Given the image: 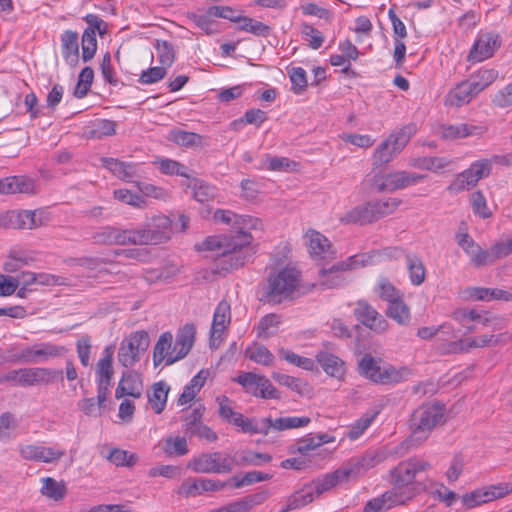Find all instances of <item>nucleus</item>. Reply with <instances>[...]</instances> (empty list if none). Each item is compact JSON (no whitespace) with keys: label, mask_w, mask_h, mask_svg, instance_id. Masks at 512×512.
Segmentation results:
<instances>
[{"label":"nucleus","mask_w":512,"mask_h":512,"mask_svg":"<svg viewBox=\"0 0 512 512\" xmlns=\"http://www.w3.org/2000/svg\"><path fill=\"white\" fill-rule=\"evenodd\" d=\"M239 23V29L245 32L252 33L257 36H266L269 34L270 28L263 22L254 20L249 17L239 16V19L236 21Z\"/></svg>","instance_id":"obj_57"},{"label":"nucleus","mask_w":512,"mask_h":512,"mask_svg":"<svg viewBox=\"0 0 512 512\" xmlns=\"http://www.w3.org/2000/svg\"><path fill=\"white\" fill-rule=\"evenodd\" d=\"M169 389L164 382H158L152 386V392L148 394V401L156 414H160L164 410Z\"/></svg>","instance_id":"obj_44"},{"label":"nucleus","mask_w":512,"mask_h":512,"mask_svg":"<svg viewBox=\"0 0 512 512\" xmlns=\"http://www.w3.org/2000/svg\"><path fill=\"white\" fill-rule=\"evenodd\" d=\"M354 315L361 324L376 333H383L388 328L387 320L365 300L355 303Z\"/></svg>","instance_id":"obj_18"},{"label":"nucleus","mask_w":512,"mask_h":512,"mask_svg":"<svg viewBox=\"0 0 512 512\" xmlns=\"http://www.w3.org/2000/svg\"><path fill=\"white\" fill-rule=\"evenodd\" d=\"M465 293L469 298L478 301L512 300V293L497 288L469 287L466 289Z\"/></svg>","instance_id":"obj_36"},{"label":"nucleus","mask_w":512,"mask_h":512,"mask_svg":"<svg viewBox=\"0 0 512 512\" xmlns=\"http://www.w3.org/2000/svg\"><path fill=\"white\" fill-rule=\"evenodd\" d=\"M61 375L62 371L52 368H22V387L33 386L36 384H49L54 382Z\"/></svg>","instance_id":"obj_26"},{"label":"nucleus","mask_w":512,"mask_h":512,"mask_svg":"<svg viewBox=\"0 0 512 512\" xmlns=\"http://www.w3.org/2000/svg\"><path fill=\"white\" fill-rule=\"evenodd\" d=\"M207 379V373L204 370L199 371L190 382L184 387L183 392L178 398V405L183 406L195 399Z\"/></svg>","instance_id":"obj_41"},{"label":"nucleus","mask_w":512,"mask_h":512,"mask_svg":"<svg viewBox=\"0 0 512 512\" xmlns=\"http://www.w3.org/2000/svg\"><path fill=\"white\" fill-rule=\"evenodd\" d=\"M387 315L400 325H407L410 322V309L403 301L402 296L388 303Z\"/></svg>","instance_id":"obj_46"},{"label":"nucleus","mask_w":512,"mask_h":512,"mask_svg":"<svg viewBox=\"0 0 512 512\" xmlns=\"http://www.w3.org/2000/svg\"><path fill=\"white\" fill-rule=\"evenodd\" d=\"M424 178L423 175L407 172L397 171L389 173L379 179H375L372 186L377 192L395 191L417 184Z\"/></svg>","instance_id":"obj_16"},{"label":"nucleus","mask_w":512,"mask_h":512,"mask_svg":"<svg viewBox=\"0 0 512 512\" xmlns=\"http://www.w3.org/2000/svg\"><path fill=\"white\" fill-rule=\"evenodd\" d=\"M358 373L376 384H390L402 381L406 370H398L391 365H384L380 358L364 354L358 362Z\"/></svg>","instance_id":"obj_9"},{"label":"nucleus","mask_w":512,"mask_h":512,"mask_svg":"<svg viewBox=\"0 0 512 512\" xmlns=\"http://www.w3.org/2000/svg\"><path fill=\"white\" fill-rule=\"evenodd\" d=\"M188 188L193 190V197L198 202L204 203L214 198L215 196V188L202 180L196 178H189V182L187 184Z\"/></svg>","instance_id":"obj_51"},{"label":"nucleus","mask_w":512,"mask_h":512,"mask_svg":"<svg viewBox=\"0 0 512 512\" xmlns=\"http://www.w3.org/2000/svg\"><path fill=\"white\" fill-rule=\"evenodd\" d=\"M317 362L326 374L336 379H342L346 373L345 362L338 356L327 351H320L316 355Z\"/></svg>","instance_id":"obj_31"},{"label":"nucleus","mask_w":512,"mask_h":512,"mask_svg":"<svg viewBox=\"0 0 512 512\" xmlns=\"http://www.w3.org/2000/svg\"><path fill=\"white\" fill-rule=\"evenodd\" d=\"M476 93L469 84L468 80L463 81L451 89L445 97V105L452 107H461L470 103L476 97Z\"/></svg>","instance_id":"obj_34"},{"label":"nucleus","mask_w":512,"mask_h":512,"mask_svg":"<svg viewBox=\"0 0 512 512\" xmlns=\"http://www.w3.org/2000/svg\"><path fill=\"white\" fill-rule=\"evenodd\" d=\"M65 455V450L59 446H39L38 457L36 462L47 464L57 463Z\"/></svg>","instance_id":"obj_61"},{"label":"nucleus","mask_w":512,"mask_h":512,"mask_svg":"<svg viewBox=\"0 0 512 512\" xmlns=\"http://www.w3.org/2000/svg\"><path fill=\"white\" fill-rule=\"evenodd\" d=\"M234 382L242 386L246 393L262 399H279L280 395L271 381L264 375L254 372H242Z\"/></svg>","instance_id":"obj_14"},{"label":"nucleus","mask_w":512,"mask_h":512,"mask_svg":"<svg viewBox=\"0 0 512 512\" xmlns=\"http://www.w3.org/2000/svg\"><path fill=\"white\" fill-rule=\"evenodd\" d=\"M213 218L217 222L234 227L236 229L235 234H240L242 231L251 233V230L261 229L262 227L260 219L248 215H238L230 210L218 209L214 212Z\"/></svg>","instance_id":"obj_19"},{"label":"nucleus","mask_w":512,"mask_h":512,"mask_svg":"<svg viewBox=\"0 0 512 512\" xmlns=\"http://www.w3.org/2000/svg\"><path fill=\"white\" fill-rule=\"evenodd\" d=\"M416 131V125L412 123L394 130L375 149L372 155V165L381 167L390 163L406 147Z\"/></svg>","instance_id":"obj_5"},{"label":"nucleus","mask_w":512,"mask_h":512,"mask_svg":"<svg viewBox=\"0 0 512 512\" xmlns=\"http://www.w3.org/2000/svg\"><path fill=\"white\" fill-rule=\"evenodd\" d=\"M412 493H401L389 490L382 495L370 499L363 507L362 512H384L397 505H403L412 498Z\"/></svg>","instance_id":"obj_20"},{"label":"nucleus","mask_w":512,"mask_h":512,"mask_svg":"<svg viewBox=\"0 0 512 512\" xmlns=\"http://www.w3.org/2000/svg\"><path fill=\"white\" fill-rule=\"evenodd\" d=\"M41 494L54 501L62 500L67 492L65 484L52 477L42 478Z\"/></svg>","instance_id":"obj_47"},{"label":"nucleus","mask_w":512,"mask_h":512,"mask_svg":"<svg viewBox=\"0 0 512 512\" xmlns=\"http://www.w3.org/2000/svg\"><path fill=\"white\" fill-rule=\"evenodd\" d=\"M97 50L96 34L92 29H85L82 35V59L84 62L90 61Z\"/></svg>","instance_id":"obj_62"},{"label":"nucleus","mask_w":512,"mask_h":512,"mask_svg":"<svg viewBox=\"0 0 512 512\" xmlns=\"http://www.w3.org/2000/svg\"><path fill=\"white\" fill-rule=\"evenodd\" d=\"M196 335V328L193 324L184 325L176 336L174 343V350H176V356L170 358V362H176L184 358L191 350Z\"/></svg>","instance_id":"obj_29"},{"label":"nucleus","mask_w":512,"mask_h":512,"mask_svg":"<svg viewBox=\"0 0 512 512\" xmlns=\"http://www.w3.org/2000/svg\"><path fill=\"white\" fill-rule=\"evenodd\" d=\"M64 346L51 342L37 343L23 348L17 355V360L24 363H43L50 359L61 357L66 353Z\"/></svg>","instance_id":"obj_15"},{"label":"nucleus","mask_w":512,"mask_h":512,"mask_svg":"<svg viewBox=\"0 0 512 512\" xmlns=\"http://www.w3.org/2000/svg\"><path fill=\"white\" fill-rule=\"evenodd\" d=\"M309 253L313 258L327 259L332 256L329 240L321 233L310 230L305 235Z\"/></svg>","instance_id":"obj_30"},{"label":"nucleus","mask_w":512,"mask_h":512,"mask_svg":"<svg viewBox=\"0 0 512 512\" xmlns=\"http://www.w3.org/2000/svg\"><path fill=\"white\" fill-rule=\"evenodd\" d=\"M130 230H121L115 227L107 226L96 232L93 239L99 244L109 245H127L130 244Z\"/></svg>","instance_id":"obj_33"},{"label":"nucleus","mask_w":512,"mask_h":512,"mask_svg":"<svg viewBox=\"0 0 512 512\" xmlns=\"http://www.w3.org/2000/svg\"><path fill=\"white\" fill-rule=\"evenodd\" d=\"M228 423L238 427L243 433L266 435L265 418L254 421L236 412Z\"/></svg>","instance_id":"obj_40"},{"label":"nucleus","mask_w":512,"mask_h":512,"mask_svg":"<svg viewBox=\"0 0 512 512\" xmlns=\"http://www.w3.org/2000/svg\"><path fill=\"white\" fill-rule=\"evenodd\" d=\"M310 422H311V419L306 416L280 417L275 420H273L271 418H265L266 435L269 433L270 429L284 431V430H288V429L305 427Z\"/></svg>","instance_id":"obj_38"},{"label":"nucleus","mask_w":512,"mask_h":512,"mask_svg":"<svg viewBox=\"0 0 512 512\" xmlns=\"http://www.w3.org/2000/svg\"><path fill=\"white\" fill-rule=\"evenodd\" d=\"M251 233L242 231L230 236H209L201 244L199 251H213L218 257V267L223 271H231L244 266L255 254Z\"/></svg>","instance_id":"obj_1"},{"label":"nucleus","mask_w":512,"mask_h":512,"mask_svg":"<svg viewBox=\"0 0 512 512\" xmlns=\"http://www.w3.org/2000/svg\"><path fill=\"white\" fill-rule=\"evenodd\" d=\"M113 355L114 347L107 346L102 354V357L97 362L96 367V382L97 384H109L113 377Z\"/></svg>","instance_id":"obj_37"},{"label":"nucleus","mask_w":512,"mask_h":512,"mask_svg":"<svg viewBox=\"0 0 512 512\" xmlns=\"http://www.w3.org/2000/svg\"><path fill=\"white\" fill-rule=\"evenodd\" d=\"M130 230V244L157 245L164 243L171 236V220L165 215H156L141 227Z\"/></svg>","instance_id":"obj_6"},{"label":"nucleus","mask_w":512,"mask_h":512,"mask_svg":"<svg viewBox=\"0 0 512 512\" xmlns=\"http://www.w3.org/2000/svg\"><path fill=\"white\" fill-rule=\"evenodd\" d=\"M272 378L280 385L285 386L300 395H303L307 389V383L300 378L279 372H273Z\"/></svg>","instance_id":"obj_55"},{"label":"nucleus","mask_w":512,"mask_h":512,"mask_svg":"<svg viewBox=\"0 0 512 512\" xmlns=\"http://www.w3.org/2000/svg\"><path fill=\"white\" fill-rule=\"evenodd\" d=\"M379 414V410L368 411L364 413L358 420H356L349 428L346 436L350 440H357L364 432L371 426Z\"/></svg>","instance_id":"obj_45"},{"label":"nucleus","mask_w":512,"mask_h":512,"mask_svg":"<svg viewBox=\"0 0 512 512\" xmlns=\"http://www.w3.org/2000/svg\"><path fill=\"white\" fill-rule=\"evenodd\" d=\"M106 459L118 467H133L138 461V456L123 449L113 448Z\"/></svg>","instance_id":"obj_53"},{"label":"nucleus","mask_w":512,"mask_h":512,"mask_svg":"<svg viewBox=\"0 0 512 512\" xmlns=\"http://www.w3.org/2000/svg\"><path fill=\"white\" fill-rule=\"evenodd\" d=\"M471 206L474 214L479 217L486 219L489 218L492 213L487 206L486 198L481 191H475L470 197Z\"/></svg>","instance_id":"obj_64"},{"label":"nucleus","mask_w":512,"mask_h":512,"mask_svg":"<svg viewBox=\"0 0 512 512\" xmlns=\"http://www.w3.org/2000/svg\"><path fill=\"white\" fill-rule=\"evenodd\" d=\"M503 156L494 155L491 158H482L470 164L475 181L478 183L481 179L490 175L493 163H501Z\"/></svg>","instance_id":"obj_48"},{"label":"nucleus","mask_w":512,"mask_h":512,"mask_svg":"<svg viewBox=\"0 0 512 512\" xmlns=\"http://www.w3.org/2000/svg\"><path fill=\"white\" fill-rule=\"evenodd\" d=\"M431 468V464L420 458H410L401 461L397 466L390 470L391 483L395 491L397 489L407 488L415 483L418 477Z\"/></svg>","instance_id":"obj_12"},{"label":"nucleus","mask_w":512,"mask_h":512,"mask_svg":"<svg viewBox=\"0 0 512 512\" xmlns=\"http://www.w3.org/2000/svg\"><path fill=\"white\" fill-rule=\"evenodd\" d=\"M444 417V406L438 403L425 404L416 409L410 420L411 441L417 444L425 441L432 429Z\"/></svg>","instance_id":"obj_8"},{"label":"nucleus","mask_w":512,"mask_h":512,"mask_svg":"<svg viewBox=\"0 0 512 512\" xmlns=\"http://www.w3.org/2000/svg\"><path fill=\"white\" fill-rule=\"evenodd\" d=\"M159 63L162 66L170 67L175 60V50L172 44L165 40H155L153 44Z\"/></svg>","instance_id":"obj_54"},{"label":"nucleus","mask_w":512,"mask_h":512,"mask_svg":"<svg viewBox=\"0 0 512 512\" xmlns=\"http://www.w3.org/2000/svg\"><path fill=\"white\" fill-rule=\"evenodd\" d=\"M62 56L67 64L76 66L79 61L78 33L66 30L61 35Z\"/></svg>","instance_id":"obj_35"},{"label":"nucleus","mask_w":512,"mask_h":512,"mask_svg":"<svg viewBox=\"0 0 512 512\" xmlns=\"http://www.w3.org/2000/svg\"><path fill=\"white\" fill-rule=\"evenodd\" d=\"M311 503V498L309 494L303 495L301 490L295 491L291 494L287 499L286 503L281 507L279 512H289L292 510L300 509Z\"/></svg>","instance_id":"obj_63"},{"label":"nucleus","mask_w":512,"mask_h":512,"mask_svg":"<svg viewBox=\"0 0 512 512\" xmlns=\"http://www.w3.org/2000/svg\"><path fill=\"white\" fill-rule=\"evenodd\" d=\"M376 456L366 455L359 459H352L332 473H327L317 479L305 484L300 488L303 495L309 494L311 503L316 497L331 491L338 485L347 483L350 479L357 478L362 471H365L378 463Z\"/></svg>","instance_id":"obj_2"},{"label":"nucleus","mask_w":512,"mask_h":512,"mask_svg":"<svg viewBox=\"0 0 512 512\" xmlns=\"http://www.w3.org/2000/svg\"><path fill=\"white\" fill-rule=\"evenodd\" d=\"M499 76L497 70L492 68H483L473 73L467 80L473 88L476 95L490 86Z\"/></svg>","instance_id":"obj_42"},{"label":"nucleus","mask_w":512,"mask_h":512,"mask_svg":"<svg viewBox=\"0 0 512 512\" xmlns=\"http://www.w3.org/2000/svg\"><path fill=\"white\" fill-rule=\"evenodd\" d=\"M101 162L106 169L122 181L133 182L134 178L141 176L139 164L123 162L115 158H102Z\"/></svg>","instance_id":"obj_25"},{"label":"nucleus","mask_w":512,"mask_h":512,"mask_svg":"<svg viewBox=\"0 0 512 512\" xmlns=\"http://www.w3.org/2000/svg\"><path fill=\"white\" fill-rule=\"evenodd\" d=\"M38 191L37 181L27 176H10L0 179V194H36Z\"/></svg>","instance_id":"obj_23"},{"label":"nucleus","mask_w":512,"mask_h":512,"mask_svg":"<svg viewBox=\"0 0 512 512\" xmlns=\"http://www.w3.org/2000/svg\"><path fill=\"white\" fill-rule=\"evenodd\" d=\"M301 285V272L294 267H284L270 272L263 288L262 300L269 304H280L292 300Z\"/></svg>","instance_id":"obj_4"},{"label":"nucleus","mask_w":512,"mask_h":512,"mask_svg":"<svg viewBox=\"0 0 512 512\" xmlns=\"http://www.w3.org/2000/svg\"><path fill=\"white\" fill-rule=\"evenodd\" d=\"M375 292L387 303H390L402 296L400 291L397 290L387 278H380L378 280Z\"/></svg>","instance_id":"obj_60"},{"label":"nucleus","mask_w":512,"mask_h":512,"mask_svg":"<svg viewBox=\"0 0 512 512\" xmlns=\"http://www.w3.org/2000/svg\"><path fill=\"white\" fill-rule=\"evenodd\" d=\"M476 185L477 182L475 181L474 175L469 166L455 177L453 182L448 186V190L453 193H459L462 191L470 190Z\"/></svg>","instance_id":"obj_52"},{"label":"nucleus","mask_w":512,"mask_h":512,"mask_svg":"<svg viewBox=\"0 0 512 512\" xmlns=\"http://www.w3.org/2000/svg\"><path fill=\"white\" fill-rule=\"evenodd\" d=\"M202 410L195 408L184 420V432L188 437H197L207 442H215L218 438L217 434L207 425L203 424Z\"/></svg>","instance_id":"obj_21"},{"label":"nucleus","mask_w":512,"mask_h":512,"mask_svg":"<svg viewBox=\"0 0 512 512\" xmlns=\"http://www.w3.org/2000/svg\"><path fill=\"white\" fill-rule=\"evenodd\" d=\"M173 336L170 332H165L160 335L157 343L154 347L153 361L155 366H159L163 362L166 365H171L174 362H170V358L176 356V350L172 347Z\"/></svg>","instance_id":"obj_32"},{"label":"nucleus","mask_w":512,"mask_h":512,"mask_svg":"<svg viewBox=\"0 0 512 512\" xmlns=\"http://www.w3.org/2000/svg\"><path fill=\"white\" fill-rule=\"evenodd\" d=\"M410 165L419 169L438 172L449 165V161L442 157H422L413 159Z\"/></svg>","instance_id":"obj_56"},{"label":"nucleus","mask_w":512,"mask_h":512,"mask_svg":"<svg viewBox=\"0 0 512 512\" xmlns=\"http://www.w3.org/2000/svg\"><path fill=\"white\" fill-rule=\"evenodd\" d=\"M150 344V338L146 331L140 330L131 333L120 343L117 359L125 368L133 367L140 361Z\"/></svg>","instance_id":"obj_11"},{"label":"nucleus","mask_w":512,"mask_h":512,"mask_svg":"<svg viewBox=\"0 0 512 512\" xmlns=\"http://www.w3.org/2000/svg\"><path fill=\"white\" fill-rule=\"evenodd\" d=\"M231 323V306L226 300H221L213 315L210 332V347L217 348Z\"/></svg>","instance_id":"obj_17"},{"label":"nucleus","mask_w":512,"mask_h":512,"mask_svg":"<svg viewBox=\"0 0 512 512\" xmlns=\"http://www.w3.org/2000/svg\"><path fill=\"white\" fill-rule=\"evenodd\" d=\"M417 335L424 340L436 337L437 350L443 355L464 353L470 349L490 346L497 342L494 335L457 339L454 328L447 323L438 327H421L418 329Z\"/></svg>","instance_id":"obj_3"},{"label":"nucleus","mask_w":512,"mask_h":512,"mask_svg":"<svg viewBox=\"0 0 512 512\" xmlns=\"http://www.w3.org/2000/svg\"><path fill=\"white\" fill-rule=\"evenodd\" d=\"M371 261L372 256L368 254L350 256L329 269H321L319 272V284L328 289L340 287L345 283L344 272L364 267Z\"/></svg>","instance_id":"obj_10"},{"label":"nucleus","mask_w":512,"mask_h":512,"mask_svg":"<svg viewBox=\"0 0 512 512\" xmlns=\"http://www.w3.org/2000/svg\"><path fill=\"white\" fill-rule=\"evenodd\" d=\"M484 132V127L466 123L458 125L444 124L437 130V134L445 140H456L469 136L481 135Z\"/></svg>","instance_id":"obj_27"},{"label":"nucleus","mask_w":512,"mask_h":512,"mask_svg":"<svg viewBox=\"0 0 512 512\" xmlns=\"http://www.w3.org/2000/svg\"><path fill=\"white\" fill-rule=\"evenodd\" d=\"M169 139L172 142L185 147H193L201 142L200 135L180 129L172 130L170 132Z\"/></svg>","instance_id":"obj_59"},{"label":"nucleus","mask_w":512,"mask_h":512,"mask_svg":"<svg viewBox=\"0 0 512 512\" xmlns=\"http://www.w3.org/2000/svg\"><path fill=\"white\" fill-rule=\"evenodd\" d=\"M499 46V36L494 33L479 35L468 55L471 62H481L493 56Z\"/></svg>","instance_id":"obj_22"},{"label":"nucleus","mask_w":512,"mask_h":512,"mask_svg":"<svg viewBox=\"0 0 512 512\" xmlns=\"http://www.w3.org/2000/svg\"><path fill=\"white\" fill-rule=\"evenodd\" d=\"M280 324V317L277 314H267L260 319L256 326L257 337L267 338L273 335V329Z\"/></svg>","instance_id":"obj_58"},{"label":"nucleus","mask_w":512,"mask_h":512,"mask_svg":"<svg viewBox=\"0 0 512 512\" xmlns=\"http://www.w3.org/2000/svg\"><path fill=\"white\" fill-rule=\"evenodd\" d=\"M13 229H35L43 224L42 213L31 210H12Z\"/></svg>","instance_id":"obj_39"},{"label":"nucleus","mask_w":512,"mask_h":512,"mask_svg":"<svg viewBox=\"0 0 512 512\" xmlns=\"http://www.w3.org/2000/svg\"><path fill=\"white\" fill-rule=\"evenodd\" d=\"M400 204L401 200L394 197L372 200L349 211L343 220L361 225L372 223L394 213Z\"/></svg>","instance_id":"obj_7"},{"label":"nucleus","mask_w":512,"mask_h":512,"mask_svg":"<svg viewBox=\"0 0 512 512\" xmlns=\"http://www.w3.org/2000/svg\"><path fill=\"white\" fill-rule=\"evenodd\" d=\"M406 264L411 283L415 286L421 285L425 281L426 276L422 260L417 256L407 255Z\"/></svg>","instance_id":"obj_50"},{"label":"nucleus","mask_w":512,"mask_h":512,"mask_svg":"<svg viewBox=\"0 0 512 512\" xmlns=\"http://www.w3.org/2000/svg\"><path fill=\"white\" fill-rule=\"evenodd\" d=\"M234 459L222 452L202 453L192 458L187 467L196 473L225 474L232 471Z\"/></svg>","instance_id":"obj_13"},{"label":"nucleus","mask_w":512,"mask_h":512,"mask_svg":"<svg viewBox=\"0 0 512 512\" xmlns=\"http://www.w3.org/2000/svg\"><path fill=\"white\" fill-rule=\"evenodd\" d=\"M245 355L251 361L263 366H270L275 358L267 347L257 343L249 346L245 350Z\"/></svg>","instance_id":"obj_49"},{"label":"nucleus","mask_w":512,"mask_h":512,"mask_svg":"<svg viewBox=\"0 0 512 512\" xmlns=\"http://www.w3.org/2000/svg\"><path fill=\"white\" fill-rule=\"evenodd\" d=\"M225 486L221 481L204 478H188L182 482L177 493L184 497H195L204 492L218 491Z\"/></svg>","instance_id":"obj_24"},{"label":"nucleus","mask_w":512,"mask_h":512,"mask_svg":"<svg viewBox=\"0 0 512 512\" xmlns=\"http://www.w3.org/2000/svg\"><path fill=\"white\" fill-rule=\"evenodd\" d=\"M142 389L143 386L139 375L133 371L127 370L122 374V378L115 391V397L117 399L124 396L139 398L142 394Z\"/></svg>","instance_id":"obj_28"},{"label":"nucleus","mask_w":512,"mask_h":512,"mask_svg":"<svg viewBox=\"0 0 512 512\" xmlns=\"http://www.w3.org/2000/svg\"><path fill=\"white\" fill-rule=\"evenodd\" d=\"M161 448L167 457H180L188 453L187 441L184 437L169 436L161 442Z\"/></svg>","instance_id":"obj_43"}]
</instances>
